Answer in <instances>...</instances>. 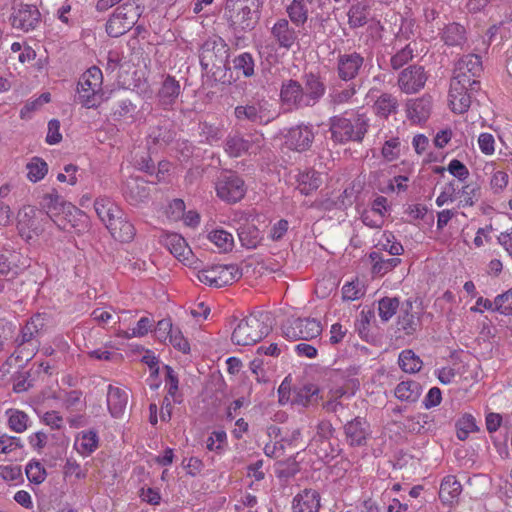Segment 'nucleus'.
I'll use <instances>...</instances> for the list:
<instances>
[{
	"mask_svg": "<svg viewBox=\"0 0 512 512\" xmlns=\"http://www.w3.org/2000/svg\"><path fill=\"white\" fill-rule=\"evenodd\" d=\"M370 119L364 113H344L329 119L331 138L339 144L361 143L370 127Z\"/></svg>",
	"mask_w": 512,
	"mask_h": 512,
	"instance_id": "obj_1",
	"label": "nucleus"
},
{
	"mask_svg": "<svg viewBox=\"0 0 512 512\" xmlns=\"http://www.w3.org/2000/svg\"><path fill=\"white\" fill-rule=\"evenodd\" d=\"M268 320V315L264 313L251 314L242 319L233 330L232 342L241 346L257 343L271 331V326L267 323Z\"/></svg>",
	"mask_w": 512,
	"mask_h": 512,
	"instance_id": "obj_2",
	"label": "nucleus"
},
{
	"mask_svg": "<svg viewBox=\"0 0 512 512\" xmlns=\"http://www.w3.org/2000/svg\"><path fill=\"white\" fill-rule=\"evenodd\" d=\"M143 11L144 7L135 0L119 5L106 22V33L113 38L124 35L136 25Z\"/></svg>",
	"mask_w": 512,
	"mask_h": 512,
	"instance_id": "obj_3",
	"label": "nucleus"
},
{
	"mask_svg": "<svg viewBox=\"0 0 512 512\" xmlns=\"http://www.w3.org/2000/svg\"><path fill=\"white\" fill-rule=\"evenodd\" d=\"M103 74L100 68L92 66L80 77L77 84V101L86 108L97 107L102 100Z\"/></svg>",
	"mask_w": 512,
	"mask_h": 512,
	"instance_id": "obj_4",
	"label": "nucleus"
},
{
	"mask_svg": "<svg viewBox=\"0 0 512 512\" xmlns=\"http://www.w3.org/2000/svg\"><path fill=\"white\" fill-rule=\"evenodd\" d=\"M229 47L218 36L207 39L200 48L199 59L203 70L215 73L214 69L225 68L228 59Z\"/></svg>",
	"mask_w": 512,
	"mask_h": 512,
	"instance_id": "obj_5",
	"label": "nucleus"
},
{
	"mask_svg": "<svg viewBox=\"0 0 512 512\" xmlns=\"http://www.w3.org/2000/svg\"><path fill=\"white\" fill-rule=\"evenodd\" d=\"M242 277L241 269L234 264L213 265L197 272V279L210 287L221 288L230 285Z\"/></svg>",
	"mask_w": 512,
	"mask_h": 512,
	"instance_id": "obj_6",
	"label": "nucleus"
},
{
	"mask_svg": "<svg viewBox=\"0 0 512 512\" xmlns=\"http://www.w3.org/2000/svg\"><path fill=\"white\" fill-rule=\"evenodd\" d=\"M38 1L39 0H19V2H15L10 17L13 28L23 32L36 29L41 22V14L37 7Z\"/></svg>",
	"mask_w": 512,
	"mask_h": 512,
	"instance_id": "obj_7",
	"label": "nucleus"
},
{
	"mask_svg": "<svg viewBox=\"0 0 512 512\" xmlns=\"http://www.w3.org/2000/svg\"><path fill=\"white\" fill-rule=\"evenodd\" d=\"M282 334L288 340H312L322 332L320 321L314 318L287 319L282 324Z\"/></svg>",
	"mask_w": 512,
	"mask_h": 512,
	"instance_id": "obj_8",
	"label": "nucleus"
},
{
	"mask_svg": "<svg viewBox=\"0 0 512 512\" xmlns=\"http://www.w3.org/2000/svg\"><path fill=\"white\" fill-rule=\"evenodd\" d=\"M270 104L265 99H254L244 105H238L234 109V115L239 121L252 124H268L274 119L270 110Z\"/></svg>",
	"mask_w": 512,
	"mask_h": 512,
	"instance_id": "obj_9",
	"label": "nucleus"
},
{
	"mask_svg": "<svg viewBox=\"0 0 512 512\" xmlns=\"http://www.w3.org/2000/svg\"><path fill=\"white\" fill-rule=\"evenodd\" d=\"M216 192L222 200L236 203L244 197L246 188L242 178L235 172L223 171L217 178Z\"/></svg>",
	"mask_w": 512,
	"mask_h": 512,
	"instance_id": "obj_10",
	"label": "nucleus"
},
{
	"mask_svg": "<svg viewBox=\"0 0 512 512\" xmlns=\"http://www.w3.org/2000/svg\"><path fill=\"white\" fill-rule=\"evenodd\" d=\"M45 326V317L41 314H35L27 321L16 340L21 353L27 349L28 353L26 356L34 355L40 344L38 337L44 331Z\"/></svg>",
	"mask_w": 512,
	"mask_h": 512,
	"instance_id": "obj_11",
	"label": "nucleus"
},
{
	"mask_svg": "<svg viewBox=\"0 0 512 512\" xmlns=\"http://www.w3.org/2000/svg\"><path fill=\"white\" fill-rule=\"evenodd\" d=\"M225 15L229 26L235 33L251 31L260 19V10L237 8L234 5H225Z\"/></svg>",
	"mask_w": 512,
	"mask_h": 512,
	"instance_id": "obj_12",
	"label": "nucleus"
},
{
	"mask_svg": "<svg viewBox=\"0 0 512 512\" xmlns=\"http://www.w3.org/2000/svg\"><path fill=\"white\" fill-rule=\"evenodd\" d=\"M427 78L423 66L410 65L399 73L397 83L402 92L414 94L425 86Z\"/></svg>",
	"mask_w": 512,
	"mask_h": 512,
	"instance_id": "obj_13",
	"label": "nucleus"
},
{
	"mask_svg": "<svg viewBox=\"0 0 512 512\" xmlns=\"http://www.w3.org/2000/svg\"><path fill=\"white\" fill-rule=\"evenodd\" d=\"M280 99L283 105L290 109L300 110L309 108L303 85L294 79L284 81L280 89Z\"/></svg>",
	"mask_w": 512,
	"mask_h": 512,
	"instance_id": "obj_14",
	"label": "nucleus"
},
{
	"mask_svg": "<svg viewBox=\"0 0 512 512\" xmlns=\"http://www.w3.org/2000/svg\"><path fill=\"white\" fill-rule=\"evenodd\" d=\"M364 66V57L354 51L351 53L339 54L337 57V75L345 81L356 79Z\"/></svg>",
	"mask_w": 512,
	"mask_h": 512,
	"instance_id": "obj_15",
	"label": "nucleus"
},
{
	"mask_svg": "<svg viewBox=\"0 0 512 512\" xmlns=\"http://www.w3.org/2000/svg\"><path fill=\"white\" fill-rule=\"evenodd\" d=\"M41 206L47 210V216L61 229V230H69V228L75 227V224L69 221L68 223L63 222L61 219H53L52 215H55L58 211L66 210L70 213L71 209L77 211L75 206L70 203L67 204L62 197L58 194L56 190H53L51 193H47L43 195L41 200Z\"/></svg>",
	"mask_w": 512,
	"mask_h": 512,
	"instance_id": "obj_16",
	"label": "nucleus"
},
{
	"mask_svg": "<svg viewBox=\"0 0 512 512\" xmlns=\"http://www.w3.org/2000/svg\"><path fill=\"white\" fill-rule=\"evenodd\" d=\"M482 70L481 58L476 54H468L457 61L452 80L467 83L470 78H478Z\"/></svg>",
	"mask_w": 512,
	"mask_h": 512,
	"instance_id": "obj_17",
	"label": "nucleus"
},
{
	"mask_svg": "<svg viewBox=\"0 0 512 512\" xmlns=\"http://www.w3.org/2000/svg\"><path fill=\"white\" fill-rule=\"evenodd\" d=\"M314 136L312 126L298 125L288 130L285 135V144L291 150L304 152L310 149Z\"/></svg>",
	"mask_w": 512,
	"mask_h": 512,
	"instance_id": "obj_18",
	"label": "nucleus"
},
{
	"mask_svg": "<svg viewBox=\"0 0 512 512\" xmlns=\"http://www.w3.org/2000/svg\"><path fill=\"white\" fill-rule=\"evenodd\" d=\"M370 433V425L362 417H355L344 425V434L350 446L366 445Z\"/></svg>",
	"mask_w": 512,
	"mask_h": 512,
	"instance_id": "obj_19",
	"label": "nucleus"
},
{
	"mask_svg": "<svg viewBox=\"0 0 512 512\" xmlns=\"http://www.w3.org/2000/svg\"><path fill=\"white\" fill-rule=\"evenodd\" d=\"M122 192L131 205L145 202L150 195L147 182L140 177H129L123 185Z\"/></svg>",
	"mask_w": 512,
	"mask_h": 512,
	"instance_id": "obj_20",
	"label": "nucleus"
},
{
	"mask_svg": "<svg viewBox=\"0 0 512 512\" xmlns=\"http://www.w3.org/2000/svg\"><path fill=\"white\" fill-rule=\"evenodd\" d=\"M302 80L308 106L313 107L325 95L326 86L321 77L312 72L304 74Z\"/></svg>",
	"mask_w": 512,
	"mask_h": 512,
	"instance_id": "obj_21",
	"label": "nucleus"
},
{
	"mask_svg": "<svg viewBox=\"0 0 512 512\" xmlns=\"http://www.w3.org/2000/svg\"><path fill=\"white\" fill-rule=\"evenodd\" d=\"M106 227L112 237L120 242L128 243L134 239L136 234L134 225L127 219L122 210Z\"/></svg>",
	"mask_w": 512,
	"mask_h": 512,
	"instance_id": "obj_22",
	"label": "nucleus"
},
{
	"mask_svg": "<svg viewBox=\"0 0 512 512\" xmlns=\"http://www.w3.org/2000/svg\"><path fill=\"white\" fill-rule=\"evenodd\" d=\"M449 97L452 110L456 113L466 112L471 105L472 96L468 93L466 83L451 80Z\"/></svg>",
	"mask_w": 512,
	"mask_h": 512,
	"instance_id": "obj_23",
	"label": "nucleus"
},
{
	"mask_svg": "<svg viewBox=\"0 0 512 512\" xmlns=\"http://www.w3.org/2000/svg\"><path fill=\"white\" fill-rule=\"evenodd\" d=\"M320 494L314 489H304L298 493L292 502L293 512H319Z\"/></svg>",
	"mask_w": 512,
	"mask_h": 512,
	"instance_id": "obj_24",
	"label": "nucleus"
},
{
	"mask_svg": "<svg viewBox=\"0 0 512 512\" xmlns=\"http://www.w3.org/2000/svg\"><path fill=\"white\" fill-rule=\"evenodd\" d=\"M271 34L281 48L291 49L297 40V33L288 20L279 19L272 27Z\"/></svg>",
	"mask_w": 512,
	"mask_h": 512,
	"instance_id": "obj_25",
	"label": "nucleus"
},
{
	"mask_svg": "<svg viewBox=\"0 0 512 512\" xmlns=\"http://www.w3.org/2000/svg\"><path fill=\"white\" fill-rule=\"evenodd\" d=\"M180 89L179 81L174 77L167 75L157 94L159 104L164 109L171 107L179 97Z\"/></svg>",
	"mask_w": 512,
	"mask_h": 512,
	"instance_id": "obj_26",
	"label": "nucleus"
},
{
	"mask_svg": "<svg viewBox=\"0 0 512 512\" xmlns=\"http://www.w3.org/2000/svg\"><path fill=\"white\" fill-rule=\"evenodd\" d=\"M128 403V393L112 385L108 386L107 392V406L110 414L119 418L123 415Z\"/></svg>",
	"mask_w": 512,
	"mask_h": 512,
	"instance_id": "obj_27",
	"label": "nucleus"
},
{
	"mask_svg": "<svg viewBox=\"0 0 512 512\" xmlns=\"http://www.w3.org/2000/svg\"><path fill=\"white\" fill-rule=\"evenodd\" d=\"M297 182V188L300 193L303 195H309L321 186V173L313 169L302 171L297 176Z\"/></svg>",
	"mask_w": 512,
	"mask_h": 512,
	"instance_id": "obj_28",
	"label": "nucleus"
},
{
	"mask_svg": "<svg viewBox=\"0 0 512 512\" xmlns=\"http://www.w3.org/2000/svg\"><path fill=\"white\" fill-rule=\"evenodd\" d=\"M253 141L240 134L229 135L224 144L225 152L233 158L242 156L252 148Z\"/></svg>",
	"mask_w": 512,
	"mask_h": 512,
	"instance_id": "obj_29",
	"label": "nucleus"
},
{
	"mask_svg": "<svg viewBox=\"0 0 512 512\" xmlns=\"http://www.w3.org/2000/svg\"><path fill=\"white\" fill-rule=\"evenodd\" d=\"M94 209L105 226H107L116 215L120 214L121 211V208L107 197L97 198L94 202Z\"/></svg>",
	"mask_w": 512,
	"mask_h": 512,
	"instance_id": "obj_30",
	"label": "nucleus"
},
{
	"mask_svg": "<svg viewBox=\"0 0 512 512\" xmlns=\"http://www.w3.org/2000/svg\"><path fill=\"white\" fill-rule=\"evenodd\" d=\"M462 491L461 483L455 476L445 477L440 485L439 498L443 504H452Z\"/></svg>",
	"mask_w": 512,
	"mask_h": 512,
	"instance_id": "obj_31",
	"label": "nucleus"
},
{
	"mask_svg": "<svg viewBox=\"0 0 512 512\" xmlns=\"http://www.w3.org/2000/svg\"><path fill=\"white\" fill-rule=\"evenodd\" d=\"M370 16V5L366 1L353 4L348 11V23L351 28L363 27Z\"/></svg>",
	"mask_w": 512,
	"mask_h": 512,
	"instance_id": "obj_32",
	"label": "nucleus"
},
{
	"mask_svg": "<svg viewBox=\"0 0 512 512\" xmlns=\"http://www.w3.org/2000/svg\"><path fill=\"white\" fill-rule=\"evenodd\" d=\"M237 231L241 245L247 249L257 248L262 240L260 230L254 224H242Z\"/></svg>",
	"mask_w": 512,
	"mask_h": 512,
	"instance_id": "obj_33",
	"label": "nucleus"
},
{
	"mask_svg": "<svg viewBox=\"0 0 512 512\" xmlns=\"http://www.w3.org/2000/svg\"><path fill=\"white\" fill-rule=\"evenodd\" d=\"M357 93V86L355 83H350L346 86H334L330 89L329 103L333 106L348 104Z\"/></svg>",
	"mask_w": 512,
	"mask_h": 512,
	"instance_id": "obj_34",
	"label": "nucleus"
},
{
	"mask_svg": "<svg viewBox=\"0 0 512 512\" xmlns=\"http://www.w3.org/2000/svg\"><path fill=\"white\" fill-rule=\"evenodd\" d=\"M399 102L396 96L390 93H382L374 103L376 115L388 118L398 112Z\"/></svg>",
	"mask_w": 512,
	"mask_h": 512,
	"instance_id": "obj_35",
	"label": "nucleus"
},
{
	"mask_svg": "<svg viewBox=\"0 0 512 512\" xmlns=\"http://www.w3.org/2000/svg\"><path fill=\"white\" fill-rule=\"evenodd\" d=\"M421 393L420 383L414 380L402 381L395 388V396L401 401L416 402Z\"/></svg>",
	"mask_w": 512,
	"mask_h": 512,
	"instance_id": "obj_36",
	"label": "nucleus"
},
{
	"mask_svg": "<svg viewBox=\"0 0 512 512\" xmlns=\"http://www.w3.org/2000/svg\"><path fill=\"white\" fill-rule=\"evenodd\" d=\"M369 258L373 262L372 273L379 276L385 275L397 267L401 262V259L397 257L384 258L379 252L376 251L371 252Z\"/></svg>",
	"mask_w": 512,
	"mask_h": 512,
	"instance_id": "obj_37",
	"label": "nucleus"
},
{
	"mask_svg": "<svg viewBox=\"0 0 512 512\" xmlns=\"http://www.w3.org/2000/svg\"><path fill=\"white\" fill-rule=\"evenodd\" d=\"M318 392L319 389L315 384H305L300 387H296L293 390L294 397L292 403L306 407L317 401Z\"/></svg>",
	"mask_w": 512,
	"mask_h": 512,
	"instance_id": "obj_38",
	"label": "nucleus"
},
{
	"mask_svg": "<svg viewBox=\"0 0 512 512\" xmlns=\"http://www.w3.org/2000/svg\"><path fill=\"white\" fill-rule=\"evenodd\" d=\"M466 31L458 23H450L443 29L441 39L448 46H461L466 41Z\"/></svg>",
	"mask_w": 512,
	"mask_h": 512,
	"instance_id": "obj_39",
	"label": "nucleus"
},
{
	"mask_svg": "<svg viewBox=\"0 0 512 512\" xmlns=\"http://www.w3.org/2000/svg\"><path fill=\"white\" fill-rule=\"evenodd\" d=\"M98 435L95 431L82 432L75 441L76 450L82 455H90L98 447Z\"/></svg>",
	"mask_w": 512,
	"mask_h": 512,
	"instance_id": "obj_40",
	"label": "nucleus"
},
{
	"mask_svg": "<svg viewBox=\"0 0 512 512\" xmlns=\"http://www.w3.org/2000/svg\"><path fill=\"white\" fill-rule=\"evenodd\" d=\"M398 363L400 368L407 373H416L422 367V360L412 350H403L399 354Z\"/></svg>",
	"mask_w": 512,
	"mask_h": 512,
	"instance_id": "obj_41",
	"label": "nucleus"
},
{
	"mask_svg": "<svg viewBox=\"0 0 512 512\" xmlns=\"http://www.w3.org/2000/svg\"><path fill=\"white\" fill-rule=\"evenodd\" d=\"M165 245L169 251L176 257H185V254L191 253L185 239L179 234L173 233L166 236Z\"/></svg>",
	"mask_w": 512,
	"mask_h": 512,
	"instance_id": "obj_42",
	"label": "nucleus"
},
{
	"mask_svg": "<svg viewBox=\"0 0 512 512\" xmlns=\"http://www.w3.org/2000/svg\"><path fill=\"white\" fill-rule=\"evenodd\" d=\"M255 61L252 54L243 52L233 59V69L244 77L254 75Z\"/></svg>",
	"mask_w": 512,
	"mask_h": 512,
	"instance_id": "obj_43",
	"label": "nucleus"
},
{
	"mask_svg": "<svg viewBox=\"0 0 512 512\" xmlns=\"http://www.w3.org/2000/svg\"><path fill=\"white\" fill-rule=\"evenodd\" d=\"M208 239L222 252L231 251L234 247V238L232 234L223 229H215L211 231L208 234Z\"/></svg>",
	"mask_w": 512,
	"mask_h": 512,
	"instance_id": "obj_44",
	"label": "nucleus"
},
{
	"mask_svg": "<svg viewBox=\"0 0 512 512\" xmlns=\"http://www.w3.org/2000/svg\"><path fill=\"white\" fill-rule=\"evenodd\" d=\"M173 140V133L166 126L151 127L148 134V144L166 146Z\"/></svg>",
	"mask_w": 512,
	"mask_h": 512,
	"instance_id": "obj_45",
	"label": "nucleus"
},
{
	"mask_svg": "<svg viewBox=\"0 0 512 512\" xmlns=\"http://www.w3.org/2000/svg\"><path fill=\"white\" fill-rule=\"evenodd\" d=\"M311 446L314 447L315 453L321 460H328L338 455V449L334 446L330 439H313Z\"/></svg>",
	"mask_w": 512,
	"mask_h": 512,
	"instance_id": "obj_46",
	"label": "nucleus"
},
{
	"mask_svg": "<svg viewBox=\"0 0 512 512\" xmlns=\"http://www.w3.org/2000/svg\"><path fill=\"white\" fill-rule=\"evenodd\" d=\"M290 20L297 26L303 25L308 18V9L304 0H293L287 8Z\"/></svg>",
	"mask_w": 512,
	"mask_h": 512,
	"instance_id": "obj_47",
	"label": "nucleus"
},
{
	"mask_svg": "<svg viewBox=\"0 0 512 512\" xmlns=\"http://www.w3.org/2000/svg\"><path fill=\"white\" fill-rule=\"evenodd\" d=\"M26 168L28 179L34 183L43 179L48 172L47 163L39 157H33Z\"/></svg>",
	"mask_w": 512,
	"mask_h": 512,
	"instance_id": "obj_48",
	"label": "nucleus"
},
{
	"mask_svg": "<svg viewBox=\"0 0 512 512\" xmlns=\"http://www.w3.org/2000/svg\"><path fill=\"white\" fill-rule=\"evenodd\" d=\"M36 210L31 207L27 206L24 207L19 211L18 217V225L19 229L22 232L24 229H29L32 232H34L36 235L39 233V228L37 226L36 220H35Z\"/></svg>",
	"mask_w": 512,
	"mask_h": 512,
	"instance_id": "obj_49",
	"label": "nucleus"
},
{
	"mask_svg": "<svg viewBox=\"0 0 512 512\" xmlns=\"http://www.w3.org/2000/svg\"><path fill=\"white\" fill-rule=\"evenodd\" d=\"M414 52L415 48L411 46V43L406 44L390 58L391 68L393 70H399L402 68L413 59Z\"/></svg>",
	"mask_w": 512,
	"mask_h": 512,
	"instance_id": "obj_50",
	"label": "nucleus"
},
{
	"mask_svg": "<svg viewBox=\"0 0 512 512\" xmlns=\"http://www.w3.org/2000/svg\"><path fill=\"white\" fill-rule=\"evenodd\" d=\"M399 307L398 298L384 297L378 303V313L382 321H389Z\"/></svg>",
	"mask_w": 512,
	"mask_h": 512,
	"instance_id": "obj_51",
	"label": "nucleus"
},
{
	"mask_svg": "<svg viewBox=\"0 0 512 512\" xmlns=\"http://www.w3.org/2000/svg\"><path fill=\"white\" fill-rule=\"evenodd\" d=\"M199 133L200 136L203 138L201 141H204L208 144L216 143L222 137L221 130L217 126H214L207 122H202L199 124Z\"/></svg>",
	"mask_w": 512,
	"mask_h": 512,
	"instance_id": "obj_52",
	"label": "nucleus"
},
{
	"mask_svg": "<svg viewBox=\"0 0 512 512\" xmlns=\"http://www.w3.org/2000/svg\"><path fill=\"white\" fill-rule=\"evenodd\" d=\"M25 472L28 480L34 484H41L46 478V470L38 461L29 462Z\"/></svg>",
	"mask_w": 512,
	"mask_h": 512,
	"instance_id": "obj_53",
	"label": "nucleus"
},
{
	"mask_svg": "<svg viewBox=\"0 0 512 512\" xmlns=\"http://www.w3.org/2000/svg\"><path fill=\"white\" fill-rule=\"evenodd\" d=\"M28 416L19 410H10L8 419L9 427L16 433H22L27 429Z\"/></svg>",
	"mask_w": 512,
	"mask_h": 512,
	"instance_id": "obj_54",
	"label": "nucleus"
},
{
	"mask_svg": "<svg viewBox=\"0 0 512 512\" xmlns=\"http://www.w3.org/2000/svg\"><path fill=\"white\" fill-rule=\"evenodd\" d=\"M430 112V101L427 99H417L414 101L410 108L409 113L411 117H416L419 121L426 119Z\"/></svg>",
	"mask_w": 512,
	"mask_h": 512,
	"instance_id": "obj_55",
	"label": "nucleus"
},
{
	"mask_svg": "<svg viewBox=\"0 0 512 512\" xmlns=\"http://www.w3.org/2000/svg\"><path fill=\"white\" fill-rule=\"evenodd\" d=\"M412 308L411 302H407V308L404 310L403 314L399 317L398 324L402 330L406 332V334L410 335L416 331V322L414 319V315L410 313V309Z\"/></svg>",
	"mask_w": 512,
	"mask_h": 512,
	"instance_id": "obj_56",
	"label": "nucleus"
},
{
	"mask_svg": "<svg viewBox=\"0 0 512 512\" xmlns=\"http://www.w3.org/2000/svg\"><path fill=\"white\" fill-rule=\"evenodd\" d=\"M462 202L465 206H473L480 198V188L477 185H465L461 192Z\"/></svg>",
	"mask_w": 512,
	"mask_h": 512,
	"instance_id": "obj_57",
	"label": "nucleus"
},
{
	"mask_svg": "<svg viewBox=\"0 0 512 512\" xmlns=\"http://www.w3.org/2000/svg\"><path fill=\"white\" fill-rule=\"evenodd\" d=\"M496 311L503 315H512V288L496 297Z\"/></svg>",
	"mask_w": 512,
	"mask_h": 512,
	"instance_id": "obj_58",
	"label": "nucleus"
},
{
	"mask_svg": "<svg viewBox=\"0 0 512 512\" xmlns=\"http://www.w3.org/2000/svg\"><path fill=\"white\" fill-rule=\"evenodd\" d=\"M168 340L170 344L177 350L183 353H188L190 351V345L187 339L183 336L180 329L174 328Z\"/></svg>",
	"mask_w": 512,
	"mask_h": 512,
	"instance_id": "obj_59",
	"label": "nucleus"
},
{
	"mask_svg": "<svg viewBox=\"0 0 512 512\" xmlns=\"http://www.w3.org/2000/svg\"><path fill=\"white\" fill-rule=\"evenodd\" d=\"M509 176L504 171H496L490 179V187L494 193L502 192L508 184Z\"/></svg>",
	"mask_w": 512,
	"mask_h": 512,
	"instance_id": "obj_60",
	"label": "nucleus"
},
{
	"mask_svg": "<svg viewBox=\"0 0 512 512\" xmlns=\"http://www.w3.org/2000/svg\"><path fill=\"white\" fill-rule=\"evenodd\" d=\"M173 325L170 319L165 318L158 321L157 326L155 328V336L158 340L165 342L169 339L170 335L173 332Z\"/></svg>",
	"mask_w": 512,
	"mask_h": 512,
	"instance_id": "obj_61",
	"label": "nucleus"
},
{
	"mask_svg": "<svg viewBox=\"0 0 512 512\" xmlns=\"http://www.w3.org/2000/svg\"><path fill=\"white\" fill-rule=\"evenodd\" d=\"M22 442L19 437L2 435L0 437V453H10L17 448H22Z\"/></svg>",
	"mask_w": 512,
	"mask_h": 512,
	"instance_id": "obj_62",
	"label": "nucleus"
},
{
	"mask_svg": "<svg viewBox=\"0 0 512 512\" xmlns=\"http://www.w3.org/2000/svg\"><path fill=\"white\" fill-rule=\"evenodd\" d=\"M0 475L5 481L22 480V470L18 465H1Z\"/></svg>",
	"mask_w": 512,
	"mask_h": 512,
	"instance_id": "obj_63",
	"label": "nucleus"
},
{
	"mask_svg": "<svg viewBox=\"0 0 512 512\" xmlns=\"http://www.w3.org/2000/svg\"><path fill=\"white\" fill-rule=\"evenodd\" d=\"M447 170L460 181H464L469 176L468 168L458 159L450 161Z\"/></svg>",
	"mask_w": 512,
	"mask_h": 512,
	"instance_id": "obj_64",
	"label": "nucleus"
}]
</instances>
